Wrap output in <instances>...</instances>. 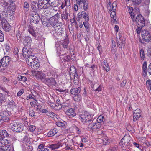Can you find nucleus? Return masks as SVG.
I'll list each match as a JSON object with an SVG mask.
<instances>
[{
	"instance_id": "nucleus-10",
	"label": "nucleus",
	"mask_w": 151,
	"mask_h": 151,
	"mask_svg": "<svg viewBox=\"0 0 151 151\" xmlns=\"http://www.w3.org/2000/svg\"><path fill=\"white\" fill-rule=\"evenodd\" d=\"M76 2L81 8H83L84 11L88 10L89 3L88 0H76Z\"/></svg>"
},
{
	"instance_id": "nucleus-18",
	"label": "nucleus",
	"mask_w": 151,
	"mask_h": 151,
	"mask_svg": "<svg viewBox=\"0 0 151 151\" xmlns=\"http://www.w3.org/2000/svg\"><path fill=\"white\" fill-rule=\"evenodd\" d=\"M31 53V51L29 50V48H28L25 46H24L22 50V54L24 58H28L30 55H30Z\"/></svg>"
},
{
	"instance_id": "nucleus-21",
	"label": "nucleus",
	"mask_w": 151,
	"mask_h": 151,
	"mask_svg": "<svg viewBox=\"0 0 151 151\" xmlns=\"http://www.w3.org/2000/svg\"><path fill=\"white\" fill-rule=\"evenodd\" d=\"M101 127V124H99L96 122L93 123L89 125L88 128L92 130L100 129Z\"/></svg>"
},
{
	"instance_id": "nucleus-48",
	"label": "nucleus",
	"mask_w": 151,
	"mask_h": 151,
	"mask_svg": "<svg viewBox=\"0 0 151 151\" xmlns=\"http://www.w3.org/2000/svg\"><path fill=\"white\" fill-rule=\"evenodd\" d=\"M1 115L2 120H3V123L4 122H8L9 120V118L8 116H4L2 115Z\"/></svg>"
},
{
	"instance_id": "nucleus-12",
	"label": "nucleus",
	"mask_w": 151,
	"mask_h": 151,
	"mask_svg": "<svg viewBox=\"0 0 151 151\" xmlns=\"http://www.w3.org/2000/svg\"><path fill=\"white\" fill-rule=\"evenodd\" d=\"M42 82L49 86H55L56 84V82L55 78L53 77L45 78L43 80Z\"/></svg>"
},
{
	"instance_id": "nucleus-59",
	"label": "nucleus",
	"mask_w": 151,
	"mask_h": 151,
	"mask_svg": "<svg viewBox=\"0 0 151 151\" xmlns=\"http://www.w3.org/2000/svg\"><path fill=\"white\" fill-rule=\"evenodd\" d=\"M1 24L2 26L4 25V24H6L8 23L6 20L4 18H2L1 19Z\"/></svg>"
},
{
	"instance_id": "nucleus-6",
	"label": "nucleus",
	"mask_w": 151,
	"mask_h": 151,
	"mask_svg": "<svg viewBox=\"0 0 151 151\" xmlns=\"http://www.w3.org/2000/svg\"><path fill=\"white\" fill-rule=\"evenodd\" d=\"M59 42H57L55 45V47H56L57 53L60 57L67 53L68 51V49L63 48H61L60 45H59Z\"/></svg>"
},
{
	"instance_id": "nucleus-5",
	"label": "nucleus",
	"mask_w": 151,
	"mask_h": 151,
	"mask_svg": "<svg viewBox=\"0 0 151 151\" xmlns=\"http://www.w3.org/2000/svg\"><path fill=\"white\" fill-rule=\"evenodd\" d=\"M59 14L57 13L54 16L51 17L49 19V23L52 26V29L57 26L59 22Z\"/></svg>"
},
{
	"instance_id": "nucleus-42",
	"label": "nucleus",
	"mask_w": 151,
	"mask_h": 151,
	"mask_svg": "<svg viewBox=\"0 0 151 151\" xmlns=\"http://www.w3.org/2000/svg\"><path fill=\"white\" fill-rule=\"evenodd\" d=\"M17 79L19 81H22L24 82L27 81V78L26 77L21 75L18 76Z\"/></svg>"
},
{
	"instance_id": "nucleus-58",
	"label": "nucleus",
	"mask_w": 151,
	"mask_h": 151,
	"mask_svg": "<svg viewBox=\"0 0 151 151\" xmlns=\"http://www.w3.org/2000/svg\"><path fill=\"white\" fill-rule=\"evenodd\" d=\"M32 99L36 101H37V100L36 98H35L34 96L33 97L32 95H29L27 96L26 99L27 100L30 99Z\"/></svg>"
},
{
	"instance_id": "nucleus-19",
	"label": "nucleus",
	"mask_w": 151,
	"mask_h": 151,
	"mask_svg": "<svg viewBox=\"0 0 151 151\" xmlns=\"http://www.w3.org/2000/svg\"><path fill=\"white\" fill-rule=\"evenodd\" d=\"M9 62V57L8 56H5L2 58L1 60H0V64L1 66L4 67H6Z\"/></svg>"
},
{
	"instance_id": "nucleus-40",
	"label": "nucleus",
	"mask_w": 151,
	"mask_h": 151,
	"mask_svg": "<svg viewBox=\"0 0 151 151\" xmlns=\"http://www.w3.org/2000/svg\"><path fill=\"white\" fill-rule=\"evenodd\" d=\"M28 32L35 38L37 35L36 32L32 28L30 27L28 29Z\"/></svg>"
},
{
	"instance_id": "nucleus-8",
	"label": "nucleus",
	"mask_w": 151,
	"mask_h": 151,
	"mask_svg": "<svg viewBox=\"0 0 151 151\" xmlns=\"http://www.w3.org/2000/svg\"><path fill=\"white\" fill-rule=\"evenodd\" d=\"M138 27H143L145 25V21L143 17L141 15H137L134 21Z\"/></svg>"
},
{
	"instance_id": "nucleus-51",
	"label": "nucleus",
	"mask_w": 151,
	"mask_h": 151,
	"mask_svg": "<svg viewBox=\"0 0 151 151\" xmlns=\"http://www.w3.org/2000/svg\"><path fill=\"white\" fill-rule=\"evenodd\" d=\"M32 96L36 99H38L41 97L40 94L35 92L34 94H32Z\"/></svg>"
},
{
	"instance_id": "nucleus-54",
	"label": "nucleus",
	"mask_w": 151,
	"mask_h": 151,
	"mask_svg": "<svg viewBox=\"0 0 151 151\" xmlns=\"http://www.w3.org/2000/svg\"><path fill=\"white\" fill-rule=\"evenodd\" d=\"M47 114L48 116H50V117H52V118L56 116L55 114L54 113L52 112H51L49 111H48V112H47Z\"/></svg>"
},
{
	"instance_id": "nucleus-36",
	"label": "nucleus",
	"mask_w": 151,
	"mask_h": 151,
	"mask_svg": "<svg viewBox=\"0 0 151 151\" xmlns=\"http://www.w3.org/2000/svg\"><path fill=\"white\" fill-rule=\"evenodd\" d=\"M62 19V20L65 19L66 21H67L68 19V14L67 11L65 10L64 12L61 15Z\"/></svg>"
},
{
	"instance_id": "nucleus-31",
	"label": "nucleus",
	"mask_w": 151,
	"mask_h": 151,
	"mask_svg": "<svg viewBox=\"0 0 151 151\" xmlns=\"http://www.w3.org/2000/svg\"><path fill=\"white\" fill-rule=\"evenodd\" d=\"M122 140H125L126 142L127 143V146H129V145H130V142H129L130 140V137L129 134H127L124 136V137L122 138Z\"/></svg>"
},
{
	"instance_id": "nucleus-37",
	"label": "nucleus",
	"mask_w": 151,
	"mask_h": 151,
	"mask_svg": "<svg viewBox=\"0 0 151 151\" xmlns=\"http://www.w3.org/2000/svg\"><path fill=\"white\" fill-rule=\"evenodd\" d=\"M38 5V3L37 2L33 1H31V6L33 11H35L36 10V8H37L36 7Z\"/></svg>"
},
{
	"instance_id": "nucleus-62",
	"label": "nucleus",
	"mask_w": 151,
	"mask_h": 151,
	"mask_svg": "<svg viewBox=\"0 0 151 151\" xmlns=\"http://www.w3.org/2000/svg\"><path fill=\"white\" fill-rule=\"evenodd\" d=\"M24 92V89H21L17 93V96H19L23 94Z\"/></svg>"
},
{
	"instance_id": "nucleus-13",
	"label": "nucleus",
	"mask_w": 151,
	"mask_h": 151,
	"mask_svg": "<svg viewBox=\"0 0 151 151\" xmlns=\"http://www.w3.org/2000/svg\"><path fill=\"white\" fill-rule=\"evenodd\" d=\"M64 144V142H63V141L61 140L56 143L48 145V147L52 150H55L62 147Z\"/></svg>"
},
{
	"instance_id": "nucleus-44",
	"label": "nucleus",
	"mask_w": 151,
	"mask_h": 151,
	"mask_svg": "<svg viewBox=\"0 0 151 151\" xmlns=\"http://www.w3.org/2000/svg\"><path fill=\"white\" fill-rule=\"evenodd\" d=\"M36 40H38L40 42V43H42L43 42H44L45 41V39L42 36L38 37L37 35L36 36V37L35 38Z\"/></svg>"
},
{
	"instance_id": "nucleus-45",
	"label": "nucleus",
	"mask_w": 151,
	"mask_h": 151,
	"mask_svg": "<svg viewBox=\"0 0 151 151\" xmlns=\"http://www.w3.org/2000/svg\"><path fill=\"white\" fill-rule=\"evenodd\" d=\"M112 52L113 53H115L116 50V46L115 44L114 41L112 40Z\"/></svg>"
},
{
	"instance_id": "nucleus-14",
	"label": "nucleus",
	"mask_w": 151,
	"mask_h": 151,
	"mask_svg": "<svg viewBox=\"0 0 151 151\" xmlns=\"http://www.w3.org/2000/svg\"><path fill=\"white\" fill-rule=\"evenodd\" d=\"M40 18L39 16L37 13L31 14H30V22L34 23H37L40 21Z\"/></svg>"
},
{
	"instance_id": "nucleus-30",
	"label": "nucleus",
	"mask_w": 151,
	"mask_h": 151,
	"mask_svg": "<svg viewBox=\"0 0 151 151\" xmlns=\"http://www.w3.org/2000/svg\"><path fill=\"white\" fill-rule=\"evenodd\" d=\"M116 5L115 3H113L112 5L110 2H109L107 5V8L110 11H112V12H115L116 9Z\"/></svg>"
},
{
	"instance_id": "nucleus-3",
	"label": "nucleus",
	"mask_w": 151,
	"mask_h": 151,
	"mask_svg": "<svg viewBox=\"0 0 151 151\" xmlns=\"http://www.w3.org/2000/svg\"><path fill=\"white\" fill-rule=\"evenodd\" d=\"M79 116L81 122L85 123L91 121L93 116L87 111H85L80 114Z\"/></svg>"
},
{
	"instance_id": "nucleus-55",
	"label": "nucleus",
	"mask_w": 151,
	"mask_h": 151,
	"mask_svg": "<svg viewBox=\"0 0 151 151\" xmlns=\"http://www.w3.org/2000/svg\"><path fill=\"white\" fill-rule=\"evenodd\" d=\"M55 107H56V108H57L58 109V110L59 109H61L62 107L63 106V107H65L66 105H64L63 104H58L56 103V104H55Z\"/></svg>"
},
{
	"instance_id": "nucleus-53",
	"label": "nucleus",
	"mask_w": 151,
	"mask_h": 151,
	"mask_svg": "<svg viewBox=\"0 0 151 151\" xmlns=\"http://www.w3.org/2000/svg\"><path fill=\"white\" fill-rule=\"evenodd\" d=\"M102 88V86L101 85H100L98 86L96 88H95V87H94L93 89V90L96 92H99L101 91Z\"/></svg>"
},
{
	"instance_id": "nucleus-64",
	"label": "nucleus",
	"mask_w": 151,
	"mask_h": 151,
	"mask_svg": "<svg viewBox=\"0 0 151 151\" xmlns=\"http://www.w3.org/2000/svg\"><path fill=\"white\" fill-rule=\"evenodd\" d=\"M148 56L150 58H151V47L149 48L147 50Z\"/></svg>"
},
{
	"instance_id": "nucleus-4",
	"label": "nucleus",
	"mask_w": 151,
	"mask_h": 151,
	"mask_svg": "<svg viewBox=\"0 0 151 151\" xmlns=\"http://www.w3.org/2000/svg\"><path fill=\"white\" fill-rule=\"evenodd\" d=\"M52 29V30L50 31V33L55 37H56V35L61 37L64 34L63 29L61 27L60 25L56 26Z\"/></svg>"
},
{
	"instance_id": "nucleus-39",
	"label": "nucleus",
	"mask_w": 151,
	"mask_h": 151,
	"mask_svg": "<svg viewBox=\"0 0 151 151\" xmlns=\"http://www.w3.org/2000/svg\"><path fill=\"white\" fill-rule=\"evenodd\" d=\"M73 99L75 101H80L81 100V96L80 94L74 95Z\"/></svg>"
},
{
	"instance_id": "nucleus-1",
	"label": "nucleus",
	"mask_w": 151,
	"mask_h": 151,
	"mask_svg": "<svg viewBox=\"0 0 151 151\" xmlns=\"http://www.w3.org/2000/svg\"><path fill=\"white\" fill-rule=\"evenodd\" d=\"M26 60L27 64L32 69H37L40 67L39 61L35 56L30 55Z\"/></svg>"
},
{
	"instance_id": "nucleus-28",
	"label": "nucleus",
	"mask_w": 151,
	"mask_h": 151,
	"mask_svg": "<svg viewBox=\"0 0 151 151\" xmlns=\"http://www.w3.org/2000/svg\"><path fill=\"white\" fill-rule=\"evenodd\" d=\"M117 41L118 46L119 48H122L123 46L124 45L125 40H122L121 36L119 35V38H117Z\"/></svg>"
},
{
	"instance_id": "nucleus-49",
	"label": "nucleus",
	"mask_w": 151,
	"mask_h": 151,
	"mask_svg": "<svg viewBox=\"0 0 151 151\" xmlns=\"http://www.w3.org/2000/svg\"><path fill=\"white\" fill-rule=\"evenodd\" d=\"M16 36L17 39L20 40L22 37V33L20 31H18L16 34Z\"/></svg>"
},
{
	"instance_id": "nucleus-46",
	"label": "nucleus",
	"mask_w": 151,
	"mask_h": 151,
	"mask_svg": "<svg viewBox=\"0 0 151 151\" xmlns=\"http://www.w3.org/2000/svg\"><path fill=\"white\" fill-rule=\"evenodd\" d=\"M73 129V131L76 132H81L82 131V129L81 128H78L76 126H74L72 127Z\"/></svg>"
},
{
	"instance_id": "nucleus-41",
	"label": "nucleus",
	"mask_w": 151,
	"mask_h": 151,
	"mask_svg": "<svg viewBox=\"0 0 151 151\" xmlns=\"http://www.w3.org/2000/svg\"><path fill=\"white\" fill-rule=\"evenodd\" d=\"M9 136L8 133H0V141L4 140L3 139L5 137Z\"/></svg>"
},
{
	"instance_id": "nucleus-47",
	"label": "nucleus",
	"mask_w": 151,
	"mask_h": 151,
	"mask_svg": "<svg viewBox=\"0 0 151 151\" xmlns=\"http://www.w3.org/2000/svg\"><path fill=\"white\" fill-rule=\"evenodd\" d=\"M139 53L141 59L143 60L145 58V53L143 50L142 49H141L139 51Z\"/></svg>"
},
{
	"instance_id": "nucleus-24",
	"label": "nucleus",
	"mask_w": 151,
	"mask_h": 151,
	"mask_svg": "<svg viewBox=\"0 0 151 151\" xmlns=\"http://www.w3.org/2000/svg\"><path fill=\"white\" fill-rule=\"evenodd\" d=\"M55 1V2L53 1H51L49 0L47 1V4L49 5V7H52V8H55L57 7L58 6H59V2H58V1Z\"/></svg>"
},
{
	"instance_id": "nucleus-38",
	"label": "nucleus",
	"mask_w": 151,
	"mask_h": 151,
	"mask_svg": "<svg viewBox=\"0 0 151 151\" xmlns=\"http://www.w3.org/2000/svg\"><path fill=\"white\" fill-rule=\"evenodd\" d=\"M104 117L102 115L99 116L97 118L96 122L99 124H101V123L104 121Z\"/></svg>"
},
{
	"instance_id": "nucleus-33",
	"label": "nucleus",
	"mask_w": 151,
	"mask_h": 151,
	"mask_svg": "<svg viewBox=\"0 0 151 151\" xmlns=\"http://www.w3.org/2000/svg\"><path fill=\"white\" fill-rule=\"evenodd\" d=\"M2 26L4 30L5 31L9 32L11 29V26L9 23L4 24Z\"/></svg>"
},
{
	"instance_id": "nucleus-29",
	"label": "nucleus",
	"mask_w": 151,
	"mask_h": 151,
	"mask_svg": "<svg viewBox=\"0 0 151 151\" xmlns=\"http://www.w3.org/2000/svg\"><path fill=\"white\" fill-rule=\"evenodd\" d=\"M60 42V44L62 45L63 48H68V46L69 42V41L68 38H66L63 40L61 41L60 42ZM59 45H60L59 44Z\"/></svg>"
},
{
	"instance_id": "nucleus-56",
	"label": "nucleus",
	"mask_w": 151,
	"mask_h": 151,
	"mask_svg": "<svg viewBox=\"0 0 151 151\" xmlns=\"http://www.w3.org/2000/svg\"><path fill=\"white\" fill-rule=\"evenodd\" d=\"M133 3L134 4L139 5L141 3V0H132Z\"/></svg>"
},
{
	"instance_id": "nucleus-23",
	"label": "nucleus",
	"mask_w": 151,
	"mask_h": 151,
	"mask_svg": "<svg viewBox=\"0 0 151 151\" xmlns=\"http://www.w3.org/2000/svg\"><path fill=\"white\" fill-rule=\"evenodd\" d=\"M101 65L102 66L103 69L106 72H108L110 69L109 65L107 61L104 60L101 63Z\"/></svg>"
},
{
	"instance_id": "nucleus-63",
	"label": "nucleus",
	"mask_w": 151,
	"mask_h": 151,
	"mask_svg": "<svg viewBox=\"0 0 151 151\" xmlns=\"http://www.w3.org/2000/svg\"><path fill=\"white\" fill-rule=\"evenodd\" d=\"M142 70H147V64L146 62H144L142 67Z\"/></svg>"
},
{
	"instance_id": "nucleus-57",
	"label": "nucleus",
	"mask_w": 151,
	"mask_h": 151,
	"mask_svg": "<svg viewBox=\"0 0 151 151\" xmlns=\"http://www.w3.org/2000/svg\"><path fill=\"white\" fill-rule=\"evenodd\" d=\"M36 129V127L34 125H30L29 127V129L31 132H33Z\"/></svg>"
},
{
	"instance_id": "nucleus-9",
	"label": "nucleus",
	"mask_w": 151,
	"mask_h": 151,
	"mask_svg": "<svg viewBox=\"0 0 151 151\" xmlns=\"http://www.w3.org/2000/svg\"><path fill=\"white\" fill-rule=\"evenodd\" d=\"M81 19H83L85 21H89V14L86 13L85 11H82L81 13H78L77 14L76 19L77 21H79Z\"/></svg>"
},
{
	"instance_id": "nucleus-16",
	"label": "nucleus",
	"mask_w": 151,
	"mask_h": 151,
	"mask_svg": "<svg viewBox=\"0 0 151 151\" xmlns=\"http://www.w3.org/2000/svg\"><path fill=\"white\" fill-rule=\"evenodd\" d=\"M9 1L10 3L9 5L7 7L6 9V11L7 12L10 13L14 12L16 9L15 4L12 0H9Z\"/></svg>"
},
{
	"instance_id": "nucleus-11",
	"label": "nucleus",
	"mask_w": 151,
	"mask_h": 151,
	"mask_svg": "<svg viewBox=\"0 0 151 151\" xmlns=\"http://www.w3.org/2000/svg\"><path fill=\"white\" fill-rule=\"evenodd\" d=\"M142 37L143 40L146 42H149L151 40L150 33L146 30H143L142 32Z\"/></svg>"
},
{
	"instance_id": "nucleus-17",
	"label": "nucleus",
	"mask_w": 151,
	"mask_h": 151,
	"mask_svg": "<svg viewBox=\"0 0 151 151\" xmlns=\"http://www.w3.org/2000/svg\"><path fill=\"white\" fill-rule=\"evenodd\" d=\"M65 107L67 109L66 114L67 115L71 117H74L76 116V114L75 112V109L73 108H69L68 105H65Z\"/></svg>"
},
{
	"instance_id": "nucleus-35",
	"label": "nucleus",
	"mask_w": 151,
	"mask_h": 151,
	"mask_svg": "<svg viewBox=\"0 0 151 151\" xmlns=\"http://www.w3.org/2000/svg\"><path fill=\"white\" fill-rule=\"evenodd\" d=\"M88 21H85L83 22V25L86 29V31L88 33L90 31L89 24L88 22Z\"/></svg>"
},
{
	"instance_id": "nucleus-25",
	"label": "nucleus",
	"mask_w": 151,
	"mask_h": 151,
	"mask_svg": "<svg viewBox=\"0 0 151 151\" xmlns=\"http://www.w3.org/2000/svg\"><path fill=\"white\" fill-rule=\"evenodd\" d=\"M32 40L31 37L30 36H26L25 37L24 42L25 45H27V46L29 47L32 42Z\"/></svg>"
},
{
	"instance_id": "nucleus-32",
	"label": "nucleus",
	"mask_w": 151,
	"mask_h": 151,
	"mask_svg": "<svg viewBox=\"0 0 151 151\" xmlns=\"http://www.w3.org/2000/svg\"><path fill=\"white\" fill-rule=\"evenodd\" d=\"M60 58L61 60H63L64 62H68L70 60V57L68 55H64L60 57Z\"/></svg>"
},
{
	"instance_id": "nucleus-15",
	"label": "nucleus",
	"mask_w": 151,
	"mask_h": 151,
	"mask_svg": "<svg viewBox=\"0 0 151 151\" xmlns=\"http://www.w3.org/2000/svg\"><path fill=\"white\" fill-rule=\"evenodd\" d=\"M47 1V0H39L38 7L41 9H47L49 6Z\"/></svg>"
},
{
	"instance_id": "nucleus-20",
	"label": "nucleus",
	"mask_w": 151,
	"mask_h": 151,
	"mask_svg": "<svg viewBox=\"0 0 151 151\" xmlns=\"http://www.w3.org/2000/svg\"><path fill=\"white\" fill-rule=\"evenodd\" d=\"M140 111L139 109H137L134 111L133 117V121L135 122L138 120L141 116Z\"/></svg>"
},
{
	"instance_id": "nucleus-26",
	"label": "nucleus",
	"mask_w": 151,
	"mask_h": 151,
	"mask_svg": "<svg viewBox=\"0 0 151 151\" xmlns=\"http://www.w3.org/2000/svg\"><path fill=\"white\" fill-rule=\"evenodd\" d=\"M81 88L80 87L74 89H71L70 90L71 94L73 95H75L80 94Z\"/></svg>"
},
{
	"instance_id": "nucleus-7",
	"label": "nucleus",
	"mask_w": 151,
	"mask_h": 151,
	"mask_svg": "<svg viewBox=\"0 0 151 151\" xmlns=\"http://www.w3.org/2000/svg\"><path fill=\"white\" fill-rule=\"evenodd\" d=\"M13 125L11 127L12 130L15 132H21L23 131V126L21 124L18 122H14L13 123Z\"/></svg>"
},
{
	"instance_id": "nucleus-43",
	"label": "nucleus",
	"mask_w": 151,
	"mask_h": 151,
	"mask_svg": "<svg viewBox=\"0 0 151 151\" xmlns=\"http://www.w3.org/2000/svg\"><path fill=\"white\" fill-rule=\"evenodd\" d=\"M5 95L2 93H0V105L3 102L6 101Z\"/></svg>"
},
{
	"instance_id": "nucleus-50",
	"label": "nucleus",
	"mask_w": 151,
	"mask_h": 151,
	"mask_svg": "<svg viewBox=\"0 0 151 151\" xmlns=\"http://www.w3.org/2000/svg\"><path fill=\"white\" fill-rule=\"evenodd\" d=\"M9 105L10 107L12 108H14L16 107L15 103L13 100H11L9 102Z\"/></svg>"
},
{
	"instance_id": "nucleus-27",
	"label": "nucleus",
	"mask_w": 151,
	"mask_h": 151,
	"mask_svg": "<svg viewBox=\"0 0 151 151\" xmlns=\"http://www.w3.org/2000/svg\"><path fill=\"white\" fill-rule=\"evenodd\" d=\"M36 77L42 80L46 77V75L42 72L37 71L36 73Z\"/></svg>"
},
{
	"instance_id": "nucleus-22",
	"label": "nucleus",
	"mask_w": 151,
	"mask_h": 151,
	"mask_svg": "<svg viewBox=\"0 0 151 151\" xmlns=\"http://www.w3.org/2000/svg\"><path fill=\"white\" fill-rule=\"evenodd\" d=\"M69 73L70 78L72 76H73V77H74V78L75 76H78L76 69L73 66H72L70 67Z\"/></svg>"
},
{
	"instance_id": "nucleus-61",
	"label": "nucleus",
	"mask_w": 151,
	"mask_h": 151,
	"mask_svg": "<svg viewBox=\"0 0 151 151\" xmlns=\"http://www.w3.org/2000/svg\"><path fill=\"white\" fill-rule=\"evenodd\" d=\"M146 85L147 87L151 89V81L150 80H148L146 81Z\"/></svg>"
},
{
	"instance_id": "nucleus-52",
	"label": "nucleus",
	"mask_w": 151,
	"mask_h": 151,
	"mask_svg": "<svg viewBox=\"0 0 151 151\" xmlns=\"http://www.w3.org/2000/svg\"><path fill=\"white\" fill-rule=\"evenodd\" d=\"M4 40V35L3 32L0 30V42H2Z\"/></svg>"
},
{
	"instance_id": "nucleus-34",
	"label": "nucleus",
	"mask_w": 151,
	"mask_h": 151,
	"mask_svg": "<svg viewBox=\"0 0 151 151\" xmlns=\"http://www.w3.org/2000/svg\"><path fill=\"white\" fill-rule=\"evenodd\" d=\"M66 122H58L56 123V125L58 127H61L63 129L65 128Z\"/></svg>"
},
{
	"instance_id": "nucleus-2",
	"label": "nucleus",
	"mask_w": 151,
	"mask_h": 151,
	"mask_svg": "<svg viewBox=\"0 0 151 151\" xmlns=\"http://www.w3.org/2000/svg\"><path fill=\"white\" fill-rule=\"evenodd\" d=\"M9 141L5 139L0 142V150L3 151H13L12 146H11Z\"/></svg>"
},
{
	"instance_id": "nucleus-60",
	"label": "nucleus",
	"mask_w": 151,
	"mask_h": 151,
	"mask_svg": "<svg viewBox=\"0 0 151 151\" xmlns=\"http://www.w3.org/2000/svg\"><path fill=\"white\" fill-rule=\"evenodd\" d=\"M29 116L31 117H35V113L33 110L30 111L29 112Z\"/></svg>"
}]
</instances>
